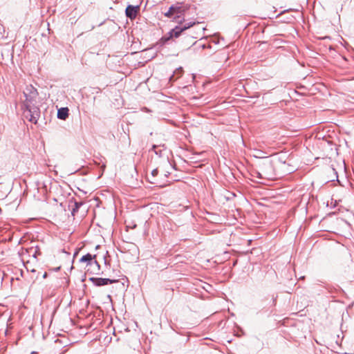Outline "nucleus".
Wrapping results in <instances>:
<instances>
[{
    "instance_id": "9",
    "label": "nucleus",
    "mask_w": 354,
    "mask_h": 354,
    "mask_svg": "<svg viewBox=\"0 0 354 354\" xmlns=\"http://www.w3.org/2000/svg\"><path fill=\"white\" fill-rule=\"evenodd\" d=\"M95 257V255H92L89 253L84 255L80 259V262L82 263H87L88 264H91L93 259Z\"/></svg>"
},
{
    "instance_id": "14",
    "label": "nucleus",
    "mask_w": 354,
    "mask_h": 354,
    "mask_svg": "<svg viewBox=\"0 0 354 354\" xmlns=\"http://www.w3.org/2000/svg\"><path fill=\"white\" fill-rule=\"evenodd\" d=\"M3 32H4V27L2 24H0V35H1Z\"/></svg>"
},
{
    "instance_id": "4",
    "label": "nucleus",
    "mask_w": 354,
    "mask_h": 354,
    "mask_svg": "<svg viewBox=\"0 0 354 354\" xmlns=\"http://www.w3.org/2000/svg\"><path fill=\"white\" fill-rule=\"evenodd\" d=\"M259 170L266 178H271L274 176L272 161L266 158L259 163Z\"/></svg>"
},
{
    "instance_id": "1",
    "label": "nucleus",
    "mask_w": 354,
    "mask_h": 354,
    "mask_svg": "<svg viewBox=\"0 0 354 354\" xmlns=\"http://www.w3.org/2000/svg\"><path fill=\"white\" fill-rule=\"evenodd\" d=\"M24 95L26 98L24 103L25 106L24 115L30 122L36 124L40 117V109L36 105L38 92L32 85H28L24 91Z\"/></svg>"
},
{
    "instance_id": "16",
    "label": "nucleus",
    "mask_w": 354,
    "mask_h": 354,
    "mask_svg": "<svg viewBox=\"0 0 354 354\" xmlns=\"http://www.w3.org/2000/svg\"><path fill=\"white\" fill-rule=\"evenodd\" d=\"M49 26H50V24H49V23L46 24V26H45L47 28V30H48V31L50 30V29H49Z\"/></svg>"
},
{
    "instance_id": "5",
    "label": "nucleus",
    "mask_w": 354,
    "mask_h": 354,
    "mask_svg": "<svg viewBox=\"0 0 354 354\" xmlns=\"http://www.w3.org/2000/svg\"><path fill=\"white\" fill-rule=\"evenodd\" d=\"M96 286H103L115 283L117 280L109 278L91 277L88 279Z\"/></svg>"
},
{
    "instance_id": "11",
    "label": "nucleus",
    "mask_w": 354,
    "mask_h": 354,
    "mask_svg": "<svg viewBox=\"0 0 354 354\" xmlns=\"http://www.w3.org/2000/svg\"><path fill=\"white\" fill-rule=\"evenodd\" d=\"M151 150L154 151L155 154L159 158L162 157V150L158 149V146L153 145Z\"/></svg>"
},
{
    "instance_id": "17",
    "label": "nucleus",
    "mask_w": 354,
    "mask_h": 354,
    "mask_svg": "<svg viewBox=\"0 0 354 354\" xmlns=\"http://www.w3.org/2000/svg\"><path fill=\"white\" fill-rule=\"evenodd\" d=\"M46 277H47V273H46V272H45V273L44 274V275H43V277H44V278H46Z\"/></svg>"
},
{
    "instance_id": "3",
    "label": "nucleus",
    "mask_w": 354,
    "mask_h": 354,
    "mask_svg": "<svg viewBox=\"0 0 354 354\" xmlns=\"http://www.w3.org/2000/svg\"><path fill=\"white\" fill-rule=\"evenodd\" d=\"M185 8L181 3H176L171 6L169 10L165 13V15L168 17L173 18L178 20L177 22H182L181 18L184 15Z\"/></svg>"
},
{
    "instance_id": "10",
    "label": "nucleus",
    "mask_w": 354,
    "mask_h": 354,
    "mask_svg": "<svg viewBox=\"0 0 354 354\" xmlns=\"http://www.w3.org/2000/svg\"><path fill=\"white\" fill-rule=\"evenodd\" d=\"M158 169H153L151 171V174L150 175H147V178L149 180V182L151 184H156V182L155 180V178L156 177V176L158 175Z\"/></svg>"
},
{
    "instance_id": "18",
    "label": "nucleus",
    "mask_w": 354,
    "mask_h": 354,
    "mask_svg": "<svg viewBox=\"0 0 354 354\" xmlns=\"http://www.w3.org/2000/svg\"><path fill=\"white\" fill-rule=\"evenodd\" d=\"M36 253H37V252L35 251V253L33 254L34 257H36Z\"/></svg>"
},
{
    "instance_id": "7",
    "label": "nucleus",
    "mask_w": 354,
    "mask_h": 354,
    "mask_svg": "<svg viewBox=\"0 0 354 354\" xmlns=\"http://www.w3.org/2000/svg\"><path fill=\"white\" fill-rule=\"evenodd\" d=\"M69 109L67 107H62L57 111V118L61 120H66L68 117Z\"/></svg>"
},
{
    "instance_id": "15",
    "label": "nucleus",
    "mask_w": 354,
    "mask_h": 354,
    "mask_svg": "<svg viewBox=\"0 0 354 354\" xmlns=\"http://www.w3.org/2000/svg\"><path fill=\"white\" fill-rule=\"evenodd\" d=\"M94 263H95V265L98 268H100V264H99V263H98L97 261H94Z\"/></svg>"
},
{
    "instance_id": "12",
    "label": "nucleus",
    "mask_w": 354,
    "mask_h": 354,
    "mask_svg": "<svg viewBox=\"0 0 354 354\" xmlns=\"http://www.w3.org/2000/svg\"><path fill=\"white\" fill-rule=\"evenodd\" d=\"M81 205V203H75V208L73 209L72 214H73L75 211H77Z\"/></svg>"
},
{
    "instance_id": "8",
    "label": "nucleus",
    "mask_w": 354,
    "mask_h": 354,
    "mask_svg": "<svg viewBox=\"0 0 354 354\" xmlns=\"http://www.w3.org/2000/svg\"><path fill=\"white\" fill-rule=\"evenodd\" d=\"M183 69L182 67H179L176 69L174 72L173 75L169 77V82H175L183 74Z\"/></svg>"
},
{
    "instance_id": "2",
    "label": "nucleus",
    "mask_w": 354,
    "mask_h": 354,
    "mask_svg": "<svg viewBox=\"0 0 354 354\" xmlns=\"http://www.w3.org/2000/svg\"><path fill=\"white\" fill-rule=\"evenodd\" d=\"M194 24H189L188 26H184L183 27L176 26L174 28L171 29L167 34L162 36V38L158 41H157L156 46L157 48H160L163 46L174 37H178L184 30L188 29Z\"/></svg>"
},
{
    "instance_id": "13",
    "label": "nucleus",
    "mask_w": 354,
    "mask_h": 354,
    "mask_svg": "<svg viewBox=\"0 0 354 354\" xmlns=\"http://www.w3.org/2000/svg\"><path fill=\"white\" fill-rule=\"evenodd\" d=\"M257 174V177L259 178H266L261 171H257L255 172Z\"/></svg>"
},
{
    "instance_id": "6",
    "label": "nucleus",
    "mask_w": 354,
    "mask_h": 354,
    "mask_svg": "<svg viewBox=\"0 0 354 354\" xmlns=\"http://www.w3.org/2000/svg\"><path fill=\"white\" fill-rule=\"evenodd\" d=\"M140 11V6H128L126 8L125 13L128 18L131 20H133L136 19L138 13Z\"/></svg>"
}]
</instances>
